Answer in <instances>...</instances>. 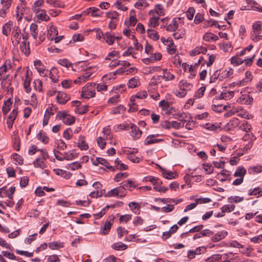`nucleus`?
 <instances>
[{
    "label": "nucleus",
    "mask_w": 262,
    "mask_h": 262,
    "mask_svg": "<svg viewBox=\"0 0 262 262\" xmlns=\"http://www.w3.org/2000/svg\"><path fill=\"white\" fill-rule=\"evenodd\" d=\"M155 11L157 13V16H163L164 15V10L163 9V7L161 4H157L155 6Z\"/></svg>",
    "instance_id": "338daca9"
},
{
    "label": "nucleus",
    "mask_w": 262,
    "mask_h": 262,
    "mask_svg": "<svg viewBox=\"0 0 262 262\" xmlns=\"http://www.w3.org/2000/svg\"><path fill=\"white\" fill-rule=\"evenodd\" d=\"M102 133L103 134V137L105 138L106 140H111L112 139L113 136L111 134V130L110 128V126H107L104 128H103Z\"/></svg>",
    "instance_id": "8fccbe9b"
},
{
    "label": "nucleus",
    "mask_w": 262,
    "mask_h": 262,
    "mask_svg": "<svg viewBox=\"0 0 262 262\" xmlns=\"http://www.w3.org/2000/svg\"><path fill=\"white\" fill-rule=\"evenodd\" d=\"M38 140H40L43 143L47 144L49 142V137L47 136L46 133L43 130H41L37 135Z\"/></svg>",
    "instance_id": "c756f323"
},
{
    "label": "nucleus",
    "mask_w": 262,
    "mask_h": 262,
    "mask_svg": "<svg viewBox=\"0 0 262 262\" xmlns=\"http://www.w3.org/2000/svg\"><path fill=\"white\" fill-rule=\"evenodd\" d=\"M13 25V23L11 21H9L7 23H6L3 27L2 32L3 34L6 36H8L10 34L11 27Z\"/></svg>",
    "instance_id": "7c9ffc66"
},
{
    "label": "nucleus",
    "mask_w": 262,
    "mask_h": 262,
    "mask_svg": "<svg viewBox=\"0 0 262 262\" xmlns=\"http://www.w3.org/2000/svg\"><path fill=\"white\" fill-rule=\"evenodd\" d=\"M189 116V114H188ZM173 117L175 119H178L179 121H181V122H187V120H186V118H189L188 117V114L182 113H177L173 115Z\"/></svg>",
    "instance_id": "e433bc0d"
},
{
    "label": "nucleus",
    "mask_w": 262,
    "mask_h": 262,
    "mask_svg": "<svg viewBox=\"0 0 262 262\" xmlns=\"http://www.w3.org/2000/svg\"><path fill=\"white\" fill-rule=\"evenodd\" d=\"M206 41H216L219 40V37L212 33L207 32L205 33L203 37Z\"/></svg>",
    "instance_id": "bb28decb"
},
{
    "label": "nucleus",
    "mask_w": 262,
    "mask_h": 262,
    "mask_svg": "<svg viewBox=\"0 0 262 262\" xmlns=\"http://www.w3.org/2000/svg\"><path fill=\"white\" fill-rule=\"evenodd\" d=\"M20 30L18 27L13 29L12 32V42L14 46H17L20 42L21 37L20 36Z\"/></svg>",
    "instance_id": "39448f33"
},
{
    "label": "nucleus",
    "mask_w": 262,
    "mask_h": 262,
    "mask_svg": "<svg viewBox=\"0 0 262 262\" xmlns=\"http://www.w3.org/2000/svg\"><path fill=\"white\" fill-rule=\"evenodd\" d=\"M49 247L52 250H57L59 248L63 247L62 243H60L57 242H53L49 243Z\"/></svg>",
    "instance_id": "69168bd1"
},
{
    "label": "nucleus",
    "mask_w": 262,
    "mask_h": 262,
    "mask_svg": "<svg viewBox=\"0 0 262 262\" xmlns=\"http://www.w3.org/2000/svg\"><path fill=\"white\" fill-rule=\"evenodd\" d=\"M246 169L242 166H238L234 173V176L235 177H239V178H243L246 174Z\"/></svg>",
    "instance_id": "cd10ccee"
},
{
    "label": "nucleus",
    "mask_w": 262,
    "mask_h": 262,
    "mask_svg": "<svg viewBox=\"0 0 262 262\" xmlns=\"http://www.w3.org/2000/svg\"><path fill=\"white\" fill-rule=\"evenodd\" d=\"M115 219V217L113 215L108 216L101 229V232L102 234L106 235L108 233Z\"/></svg>",
    "instance_id": "20e7f679"
},
{
    "label": "nucleus",
    "mask_w": 262,
    "mask_h": 262,
    "mask_svg": "<svg viewBox=\"0 0 262 262\" xmlns=\"http://www.w3.org/2000/svg\"><path fill=\"white\" fill-rule=\"evenodd\" d=\"M234 91H227L226 90H223V91L221 93L220 96L217 98H215L213 100V103H214L215 101L217 100V99H230L234 96Z\"/></svg>",
    "instance_id": "1a4fd4ad"
},
{
    "label": "nucleus",
    "mask_w": 262,
    "mask_h": 262,
    "mask_svg": "<svg viewBox=\"0 0 262 262\" xmlns=\"http://www.w3.org/2000/svg\"><path fill=\"white\" fill-rule=\"evenodd\" d=\"M12 105V101L11 98L8 99L4 102L2 107V112L4 115H6L10 110L11 106Z\"/></svg>",
    "instance_id": "2f4dec72"
},
{
    "label": "nucleus",
    "mask_w": 262,
    "mask_h": 262,
    "mask_svg": "<svg viewBox=\"0 0 262 262\" xmlns=\"http://www.w3.org/2000/svg\"><path fill=\"white\" fill-rule=\"evenodd\" d=\"M95 83H88L83 88V99H89L94 97L95 95Z\"/></svg>",
    "instance_id": "f257e3e1"
},
{
    "label": "nucleus",
    "mask_w": 262,
    "mask_h": 262,
    "mask_svg": "<svg viewBox=\"0 0 262 262\" xmlns=\"http://www.w3.org/2000/svg\"><path fill=\"white\" fill-rule=\"evenodd\" d=\"M159 18L160 17H159V16L153 15V16L149 18V21L148 22V27L153 28H156V27H157L159 24Z\"/></svg>",
    "instance_id": "c85d7f7f"
},
{
    "label": "nucleus",
    "mask_w": 262,
    "mask_h": 262,
    "mask_svg": "<svg viewBox=\"0 0 262 262\" xmlns=\"http://www.w3.org/2000/svg\"><path fill=\"white\" fill-rule=\"evenodd\" d=\"M179 87L181 90H183L187 93V91L191 90L192 88L193 84L188 82L186 80H182L179 83Z\"/></svg>",
    "instance_id": "dca6fc26"
},
{
    "label": "nucleus",
    "mask_w": 262,
    "mask_h": 262,
    "mask_svg": "<svg viewBox=\"0 0 262 262\" xmlns=\"http://www.w3.org/2000/svg\"><path fill=\"white\" fill-rule=\"evenodd\" d=\"M20 50L26 56H28L30 53L29 42H28L27 44L26 41L21 42L20 44Z\"/></svg>",
    "instance_id": "5701e85b"
},
{
    "label": "nucleus",
    "mask_w": 262,
    "mask_h": 262,
    "mask_svg": "<svg viewBox=\"0 0 262 262\" xmlns=\"http://www.w3.org/2000/svg\"><path fill=\"white\" fill-rule=\"evenodd\" d=\"M235 205H225L221 208V210L225 214V212H230L233 211L235 209Z\"/></svg>",
    "instance_id": "0e129e2a"
},
{
    "label": "nucleus",
    "mask_w": 262,
    "mask_h": 262,
    "mask_svg": "<svg viewBox=\"0 0 262 262\" xmlns=\"http://www.w3.org/2000/svg\"><path fill=\"white\" fill-rule=\"evenodd\" d=\"M121 184L124 187L126 190H128L130 191L137 187L135 182L129 179L126 181H124L121 183Z\"/></svg>",
    "instance_id": "a211bd4d"
},
{
    "label": "nucleus",
    "mask_w": 262,
    "mask_h": 262,
    "mask_svg": "<svg viewBox=\"0 0 262 262\" xmlns=\"http://www.w3.org/2000/svg\"><path fill=\"white\" fill-rule=\"evenodd\" d=\"M112 247L116 250H124L127 249V246L121 242H118L114 243L112 245Z\"/></svg>",
    "instance_id": "4d7b16f0"
},
{
    "label": "nucleus",
    "mask_w": 262,
    "mask_h": 262,
    "mask_svg": "<svg viewBox=\"0 0 262 262\" xmlns=\"http://www.w3.org/2000/svg\"><path fill=\"white\" fill-rule=\"evenodd\" d=\"M148 5L146 0H138L135 3V7L138 9H141L142 7L146 8L148 7Z\"/></svg>",
    "instance_id": "052dcab7"
},
{
    "label": "nucleus",
    "mask_w": 262,
    "mask_h": 262,
    "mask_svg": "<svg viewBox=\"0 0 262 262\" xmlns=\"http://www.w3.org/2000/svg\"><path fill=\"white\" fill-rule=\"evenodd\" d=\"M185 30L184 28H181L177 29V31L173 33V36L176 39L182 38L185 36Z\"/></svg>",
    "instance_id": "f704fd0d"
},
{
    "label": "nucleus",
    "mask_w": 262,
    "mask_h": 262,
    "mask_svg": "<svg viewBox=\"0 0 262 262\" xmlns=\"http://www.w3.org/2000/svg\"><path fill=\"white\" fill-rule=\"evenodd\" d=\"M238 55L232 57L231 59V63L235 66H238L244 63L243 59L241 58Z\"/></svg>",
    "instance_id": "6e6d98bb"
},
{
    "label": "nucleus",
    "mask_w": 262,
    "mask_h": 262,
    "mask_svg": "<svg viewBox=\"0 0 262 262\" xmlns=\"http://www.w3.org/2000/svg\"><path fill=\"white\" fill-rule=\"evenodd\" d=\"M158 136H159V135L158 134L148 135L144 140V145H148L151 144L159 143L164 141V139H156V138Z\"/></svg>",
    "instance_id": "423d86ee"
},
{
    "label": "nucleus",
    "mask_w": 262,
    "mask_h": 262,
    "mask_svg": "<svg viewBox=\"0 0 262 262\" xmlns=\"http://www.w3.org/2000/svg\"><path fill=\"white\" fill-rule=\"evenodd\" d=\"M96 68L93 67H89L86 69L83 70V81H86L90 79L91 77H94V73H95Z\"/></svg>",
    "instance_id": "6e6552de"
},
{
    "label": "nucleus",
    "mask_w": 262,
    "mask_h": 262,
    "mask_svg": "<svg viewBox=\"0 0 262 262\" xmlns=\"http://www.w3.org/2000/svg\"><path fill=\"white\" fill-rule=\"evenodd\" d=\"M223 255L217 254H214L206 259L207 262H220L222 259Z\"/></svg>",
    "instance_id": "c03bdc74"
},
{
    "label": "nucleus",
    "mask_w": 262,
    "mask_h": 262,
    "mask_svg": "<svg viewBox=\"0 0 262 262\" xmlns=\"http://www.w3.org/2000/svg\"><path fill=\"white\" fill-rule=\"evenodd\" d=\"M163 75L162 79L165 81H171L175 78V76L171 73L167 69H162Z\"/></svg>",
    "instance_id": "6ab92c4d"
},
{
    "label": "nucleus",
    "mask_w": 262,
    "mask_h": 262,
    "mask_svg": "<svg viewBox=\"0 0 262 262\" xmlns=\"http://www.w3.org/2000/svg\"><path fill=\"white\" fill-rule=\"evenodd\" d=\"M118 13L116 11L106 13L107 17L111 19L108 25V28L111 30H114L116 28L117 24L118 23L119 21L118 18Z\"/></svg>",
    "instance_id": "7ed1b4c3"
},
{
    "label": "nucleus",
    "mask_w": 262,
    "mask_h": 262,
    "mask_svg": "<svg viewBox=\"0 0 262 262\" xmlns=\"http://www.w3.org/2000/svg\"><path fill=\"white\" fill-rule=\"evenodd\" d=\"M207 51L206 47L203 46H198L195 47L190 53L191 56H195L200 53L205 54Z\"/></svg>",
    "instance_id": "393cba45"
},
{
    "label": "nucleus",
    "mask_w": 262,
    "mask_h": 262,
    "mask_svg": "<svg viewBox=\"0 0 262 262\" xmlns=\"http://www.w3.org/2000/svg\"><path fill=\"white\" fill-rule=\"evenodd\" d=\"M35 68L40 74H43L45 71V67L40 60H36L34 62Z\"/></svg>",
    "instance_id": "09e8293b"
},
{
    "label": "nucleus",
    "mask_w": 262,
    "mask_h": 262,
    "mask_svg": "<svg viewBox=\"0 0 262 262\" xmlns=\"http://www.w3.org/2000/svg\"><path fill=\"white\" fill-rule=\"evenodd\" d=\"M252 75L249 71H246L245 73V77L240 82V84L245 85L252 79Z\"/></svg>",
    "instance_id": "ea45409f"
},
{
    "label": "nucleus",
    "mask_w": 262,
    "mask_h": 262,
    "mask_svg": "<svg viewBox=\"0 0 262 262\" xmlns=\"http://www.w3.org/2000/svg\"><path fill=\"white\" fill-rule=\"evenodd\" d=\"M230 175L231 174L230 171L225 169H223L220 173L217 174V178L219 179L221 178L220 180L222 182L230 180Z\"/></svg>",
    "instance_id": "aec40b11"
},
{
    "label": "nucleus",
    "mask_w": 262,
    "mask_h": 262,
    "mask_svg": "<svg viewBox=\"0 0 262 262\" xmlns=\"http://www.w3.org/2000/svg\"><path fill=\"white\" fill-rule=\"evenodd\" d=\"M31 78L29 76V72L27 71L25 79L24 82V87L25 91L27 93H29L31 92V89L30 88Z\"/></svg>",
    "instance_id": "412c9836"
},
{
    "label": "nucleus",
    "mask_w": 262,
    "mask_h": 262,
    "mask_svg": "<svg viewBox=\"0 0 262 262\" xmlns=\"http://www.w3.org/2000/svg\"><path fill=\"white\" fill-rule=\"evenodd\" d=\"M227 232L225 230L219 231L211 237L212 242H217L224 238L227 235Z\"/></svg>",
    "instance_id": "f3484780"
},
{
    "label": "nucleus",
    "mask_w": 262,
    "mask_h": 262,
    "mask_svg": "<svg viewBox=\"0 0 262 262\" xmlns=\"http://www.w3.org/2000/svg\"><path fill=\"white\" fill-rule=\"evenodd\" d=\"M127 85L129 88H135L140 85L139 78L138 77H134L128 80Z\"/></svg>",
    "instance_id": "b1692460"
},
{
    "label": "nucleus",
    "mask_w": 262,
    "mask_h": 262,
    "mask_svg": "<svg viewBox=\"0 0 262 262\" xmlns=\"http://www.w3.org/2000/svg\"><path fill=\"white\" fill-rule=\"evenodd\" d=\"M36 17L41 21H47L50 19V17L47 14L46 11L43 9H39L34 11Z\"/></svg>",
    "instance_id": "f8f14e48"
},
{
    "label": "nucleus",
    "mask_w": 262,
    "mask_h": 262,
    "mask_svg": "<svg viewBox=\"0 0 262 262\" xmlns=\"http://www.w3.org/2000/svg\"><path fill=\"white\" fill-rule=\"evenodd\" d=\"M246 2L248 5H253L251 7V9L259 12H262V8H259L258 7L255 6L258 5L256 1L254 0H246Z\"/></svg>",
    "instance_id": "13d9d810"
},
{
    "label": "nucleus",
    "mask_w": 262,
    "mask_h": 262,
    "mask_svg": "<svg viewBox=\"0 0 262 262\" xmlns=\"http://www.w3.org/2000/svg\"><path fill=\"white\" fill-rule=\"evenodd\" d=\"M30 30L31 34L34 39H36L38 35V26L35 23H32L30 25Z\"/></svg>",
    "instance_id": "a18cd8bd"
},
{
    "label": "nucleus",
    "mask_w": 262,
    "mask_h": 262,
    "mask_svg": "<svg viewBox=\"0 0 262 262\" xmlns=\"http://www.w3.org/2000/svg\"><path fill=\"white\" fill-rule=\"evenodd\" d=\"M7 64H9V61L6 60L4 64L0 67V79L4 80L6 78L3 76L7 71Z\"/></svg>",
    "instance_id": "864d4df0"
},
{
    "label": "nucleus",
    "mask_w": 262,
    "mask_h": 262,
    "mask_svg": "<svg viewBox=\"0 0 262 262\" xmlns=\"http://www.w3.org/2000/svg\"><path fill=\"white\" fill-rule=\"evenodd\" d=\"M137 22V19L136 18V15H131L129 17V20L128 21H125V24L128 27H134Z\"/></svg>",
    "instance_id": "680f3d73"
},
{
    "label": "nucleus",
    "mask_w": 262,
    "mask_h": 262,
    "mask_svg": "<svg viewBox=\"0 0 262 262\" xmlns=\"http://www.w3.org/2000/svg\"><path fill=\"white\" fill-rule=\"evenodd\" d=\"M58 71L57 68H53L50 72V78L54 83L57 82L59 80Z\"/></svg>",
    "instance_id": "a878e982"
},
{
    "label": "nucleus",
    "mask_w": 262,
    "mask_h": 262,
    "mask_svg": "<svg viewBox=\"0 0 262 262\" xmlns=\"http://www.w3.org/2000/svg\"><path fill=\"white\" fill-rule=\"evenodd\" d=\"M162 79V76H153L149 83V85L156 86L158 83H161Z\"/></svg>",
    "instance_id": "49530a36"
},
{
    "label": "nucleus",
    "mask_w": 262,
    "mask_h": 262,
    "mask_svg": "<svg viewBox=\"0 0 262 262\" xmlns=\"http://www.w3.org/2000/svg\"><path fill=\"white\" fill-rule=\"evenodd\" d=\"M147 93L146 91H141L137 93L135 96H133L130 98V102L136 101V99H142L146 98Z\"/></svg>",
    "instance_id": "473e14b6"
},
{
    "label": "nucleus",
    "mask_w": 262,
    "mask_h": 262,
    "mask_svg": "<svg viewBox=\"0 0 262 262\" xmlns=\"http://www.w3.org/2000/svg\"><path fill=\"white\" fill-rule=\"evenodd\" d=\"M17 108H14L9 115L7 119V126L9 129H11L12 127L13 122L17 117Z\"/></svg>",
    "instance_id": "9d476101"
},
{
    "label": "nucleus",
    "mask_w": 262,
    "mask_h": 262,
    "mask_svg": "<svg viewBox=\"0 0 262 262\" xmlns=\"http://www.w3.org/2000/svg\"><path fill=\"white\" fill-rule=\"evenodd\" d=\"M228 107L227 105L222 104H215V102L211 106L212 110L217 113H221L225 110H227Z\"/></svg>",
    "instance_id": "c9c22d12"
},
{
    "label": "nucleus",
    "mask_w": 262,
    "mask_h": 262,
    "mask_svg": "<svg viewBox=\"0 0 262 262\" xmlns=\"http://www.w3.org/2000/svg\"><path fill=\"white\" fill-rule=\"evenodd\" d=\"M20 7L21 8H20L19 6H18L16 9V16L18 21H19L22 19L23 16L24 15L25 11V9L24 7H23L22 4L21 5Z\"/></svg>",
    "instance_id": "37998d69"
},
{
    "label": "nucleus",
    "mask_w": 262,
    "mask_h": 262,
    "mask_svg": "<svg viewBox=\"0 0 262 262\" xmlns=\"http://www.w3.org/2000/svg\"><path fill=\"white\" fill-rule=\"evenodd\" d=\"M203 225H200L196 226L194 227L193 228L190 229L188 232L182 233L181 235V237H184V235L187 234L188 233H194L200 231L203 228Z\"/></svg>",
    "instance_id": "3c124183"
},
{
    "label": "nucleus",
    "mask_w": 262,
    "mask_h": 262,
    "mask_svg": "<svg viewBox=\"0 0 262 262\" xmlns=\"http://www.w3.org/2000/svg\"><path fill=\"white\" fill-rule=\"evenodd\" d=\"M239 128L246 133H248L251 129V125L247 121H244L239 126Z\"/></svg>",
    "instance_id": "774afa93"
},
{
    "label": "nucleus",
    "mask_w": 262,
    "mask_h": 262,
    "mask_svg": "<svg viewBox=\"0 0 262 262\" xmlns=\"http://www.w3.org/2000/svg\"><path fill=\"white\" fill-rule=\"evenodd\" d=\"M117 196L119 198H123L127 194V191L122 185L116 188Z\"/></svg>",
    "instance_id": "58836bf2"
},
{
    "label": "nucleus",
    "mask_w": 262,
    "mask_h": 262,
    "mask_svg": "<svg viewBox=\"0 0 262 262\" xmlns=\"http://www.w3.org/2000/svg\"><path fill=\"white\" fill-rule=\"evenodd\" d=\"M81 102L79 101H73L72 102V105L75 107L74 111L75 113L78 114H82V107L81 106Z\"/></svg>",
    "instance_id": "a19ab883"
},
{
    "label": "nucleus",
    "mask_w": 262,
    "mask_h": 262,
    "mask_svg": "<svg viewBox=\"0 0 262 262\" xmlns=\"http://www.w3.org/2000/svg\"><path fill=\"white\" fill-rule=\"evenodd\" d=\"M54 171L56 174L66 179H69L71 176V174L69 172L60 169H54Z\"/></svg>",
    "instance_id": "72a5a7b5"
},
{
    "label": "nucleus",
    "mask_w": 262,
    "mask_h": 262,
    "mask_svg": "<svg viewBox=\"0 0 262 262\" xmlns=\"http://www.w3.org/2000/svg\"><path fill=\"white\" fill-rule=\"evenodd\" d=\"M104 39L109 45H111L114 42L115 37L107 32L104 35Z\"/></svg>",
    "instance_id": "de8ad7c7"
},
{
    "label": "nucleus",
    "mask_w": 262,
    "mask_h": 262,
    "mask_svg": "<svg viewBox=\"0 0 262 262\" xmlns=\"http://www.w3.org/2000/svg\"><path fill=\"white\" fill-rule=\"evenodd\" d=\"M129 127L132 129L130 133L131 136L133 137L135 140L139 139L141 136L142 132L138 127L132 123L129 124Z\"/></svg>",
    "instance_id": "0eeeda50"
},
{
    "label": "nucleus",
    "mask_w": 262,
    "mask_h": 262,
    "mask_svg": "<svg viewBox=\"0 0 262 262\" xmlns=\"http://www.w3.org/2000/svg\"><path fill=\"white\" fill-rule=\"evenodd\" d=\"M148 36L152 40L156 41L159 38V36L157 31L154 30L148 29L147 30Z\"/></svg>",
    "instance_id": "79ce46f5"
},
{
    "label": "nucleus",
    "mask_w": 262,
    "mask_h": 262,
    "mask_svg": "<svg viewBox=\"0 0 262 262\" xmlns=\"http://www.w3.org/2000/svg\"><path fill=\"white\" fill-rule=\"evenodd\" d=\"M162 174L165 179H172L175 178L174 173L170 171H168L165 169L161 168Z\"/></svg>",
    "instance_id": "5fc2aeb1"
},
{
    "label": "nucleus",
    "mask_w": 262,
    "mask_h": 262,
    "mask_svg": "<svg viewBox=\"0 0 262 262\" xmlns=\"http://www.w3.org/2000/svg\"><path fill=\"white\" fill-rule=\"evenodd\" d=\"M56 98L59 103L64 104L70 100V96L65 93L58 92Z\"/></svg>",
    "instance_id": "2eb2a0df"
},
{
    "label": "nucleus",
    "mask_w": 262,
    "mask_h": 262,
    "mask_svg": "<svg viewBox=\"0 0 262 262\" xmlns=\"http://www.w3.org/2000/svg\"><path fill=\"white\" fill-rule=\"evenodd\" d=\"M155 201H161L163 202V203H174L175 204H178V203H180L182 201V199H178L177 200L173 199H161V198H155Z\"/></svg>",
    "instance_id": "4c0bfd02"
},
{
    "label": "nucleus",
    "mask_w": 262,
    "mask_h": 262,
    "mask_svg": "<svg viewBox=\"0 0 262 262\" xmlns=\"http://www.w3.org/2000/svg\"><path fill=\"white\" fill-rule=\"evenodd\" d=\"M98 164H100L104 166L107 169L112 171H115V167L110 165L109 162L105 159L102 158H97L96 161L94 162V164L95 165H98Z\"/></svg>",
    "instance_id": "9b49d317"
},
{
    "label": "nucleus",
    "mask_w": 262,
    "mask_h": 262,
    "mask_svg": "<svg viewBox=\"0 0 262 262\" xmlns=\"http://www.w3.org/2000/svg\"><path fill=\"white\" fill-rule=\"evenodd\" d=\"M253 98L248 94H243L238 98L237 102L242 104L249 105L253 101Z\"/></svg>",
    "instance_id": "4468645a"
},
{
    "label": "nucleus",
    "mask_w": 262,
    "mask_h": 262,
    "mask_svg": "<svg viewBox=\"0 0 262 262\" xmlns=\"http://www.w3.org/2000/svg\"><path fill=\"white\" fill-rule=\"evenodd\" d=\"M84 13L88 14L91 13L92 16L97 17L100 16L102 13V12L100 11L98 8L95 7H90L84 11Z\"/></svg>",
    "instance_id": "4be33fe9"
},
{
    "label": "nucleus",
    "mask_w": 262,
    "mask_h": 262,
    "mask_svg": "<svg viewBox=\"0 0 262 262\" xmlns=\"http://www.w3.org/2000/svg\"><path fill=\"white\" fill-rule=\"evenodd\" d=\"M56 118L61 120L67 125H71L75 122V118L63 111H59L56 115Z\"/></svg>",
    "instance_id": "f03ea898"
},
{
    "label": "nucleus",
    "mask_w": 262,
    "mask_h": 262,
    "mask_svg": "<svg viewBox=\"0 0 262 262\" xmlns=\"http://www.w3.org/2000/svg\"><path fill=\"white\" fill-rule=\"evenodd\" d=\"M128 206L135 213L138 214L140 213V206L138 203L132 202L129 203Z\"/></svg>",
    "instance_id": "603ef678"
},
{
    "label": "nucleus",
    "mask_w": 262,
    "mask_h": 262,
    "mask_svg": "<svg viewBox=\"0 0 262 262\" xmlns=\"http://www.w3.org/2000/svg\"><path fill=\"white\" fill-rule=\"evenodd\" d=\"M181 19L180 17L178 18H173L171 22L166 27V30L167 31L169 32H174L178 29V20L179 21Z\"/></svg>",
    "instance_id": "ddd939ff"
},
{
    "label": "nucleus",
    "mask_w": 262,
    "mask_h": 262,
    "mask_svg": "<svg viewBox=\"0 0 262 262\" xmlns=\"http://www.w3.org/2000/svg\"><path fill=\"white\" fill-rule=\"evenodd\" d=\"M262 170V166H254L250 167L248 169V172L250 174H254L255 173H259Z\"/></svg>",
    "instance_id": "bf43d9fd"
},
{
    "label": "nucleus",
    "mask_w": 262,
    "mask_h": 262,
    "mask_svg": "<svg viewBox=\"0 0 262 262\" xmlns=\"http://www.w3.org/2000/svg\"><path fill=\"white\" fill-rule=\"evenodd\" d=\"M77 156L78 154L76 152H74V151H73L72 152H65L63 154V158H64V159H66L67 160H71L75 158V157H77Z\"/></svg>",
    "instance_id": "e2e57ef3"
}]
</instances>
